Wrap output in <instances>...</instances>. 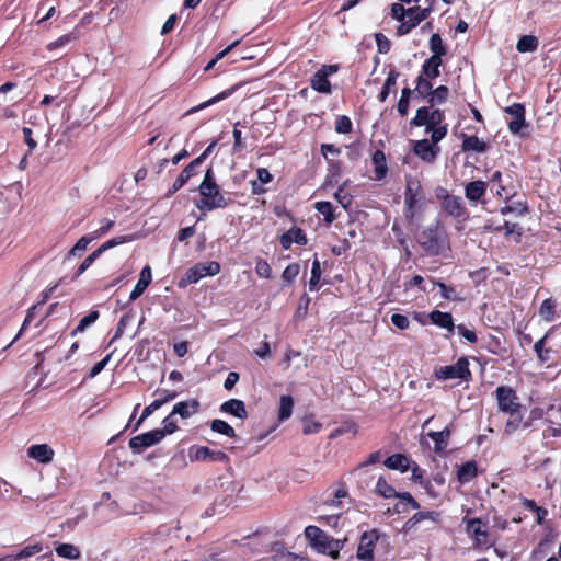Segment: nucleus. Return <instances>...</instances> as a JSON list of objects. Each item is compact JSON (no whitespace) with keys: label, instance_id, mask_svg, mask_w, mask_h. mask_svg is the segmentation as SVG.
I'll use <instances>...</instances> for the list:
<instances>
[{"label":"nucleus","instance_id":"1","mask_svg":"<svg viewBox=\"0 0 561 561\" xmlns=\"http://www.w3.org/2000/svg\"><path fill=\"white\" fill-rule=\"evenodd\" d=\"M495 392L499 410L508 416L505 424V433L511 434L519 427L523 421L518 397L515 391L507 386L497 387Z\"/></svg>","mask_w":561,"mask_h":561},{"label":"nucleus","instance_id":"2","mask_svg":"<svg viewBox=\"0 0 561 561\" xmlns=\"http://www.w3.org/2000/svg\"><path fill=\"white\" fill-rule=\"evenodd\" d=\"M416 242L431 256L443 255L450 249L448 234L438 222L423 228L416 234Z\"/></svg>","mask_w":561,"mask_h":561},{"label":"nucleus","instance_id":"3","mask_svg":"<svg viewBox=\"0 0 561 561\" xmlns=\"http://www.w3.org/2000/svg\"><path fill=\"white\" fill-rule=\"evenodd\" d=\"M201 199L195 203L202 211H211L214 209L225 208L228 205L227 199L221 194L216 183L213 169H208L198 187Z\"/></svg>","mask_w":561,"mask_h":561},{"label":"nucleus","instance_id":"4","mask_svg":"<svg viewBox=\"0 0 561 561\" xmlns=\"http://www.w3.org/2000/svg\"><path fill=\"white\" fill-rule=\"evenodd\" d=\"M431 108V106L420 107L411 121V125L425 126L426 133H431V141L438 144L447 134V125L442 124L445 118L444 112Z\"/></svg>","mask_w":561,"mask_h":561},{"label":"nucleus","instance_id":"5","mask_svg":"<svg viewBox=\"0 0 561 561\" xmlns=\"http://www.w3.org/2000/svg\"><path fill=\"white\" fill-rule=\"evenodd\" d=\"M426 204V195L420 181L415 178L407 179L403 210L405 219L409 222H413L422 215Z\"/></svg>","mask_w":561,"mask_h":561},{"label":"nucleus","instance_id":"6","mask_svg":"<svg viewBox=\"0 0 561 561\" xmlns=\"http://www.w3.org/2000/svg\"><path fill=\"white\" fill-rule=\"evenodd\" d=\"M305 536L310 546L320 553L328 554L333 559L340 557V551L343 549L345 539H334L325 534L317 526H307L305 528Z\"/></svg>","mask_w":561,"mask_h":561},{"label":"nucleus","instance_id":"7","mask_svg":"<svg viewBox=\"0 0 561 561\" xmlns=\"http://www.w3.org/2000/svg\"><path fill=\"white\" fill-rule=\"evenodd\" d=\"M219 272L220 265L218 262L197 263L185 272V275L179 280L178 286L184 288L190 284L197 283L205 276H215Z\"/></svg>","mask_w":561,"mask_h":561},{"label":"nucleus","instance_id":"8","mask_svg":"<svg viewBox=\"0 0 561 561\" xmlns=\"http://www.w3.org/2000/svg\"><path fill=\"white\" fill-rule=\"evenodd\" d=\"M435 377L439 380L469 379L471 377V371L469 369L468 358L463 356L454 365L439 367L435 371Z\"/></svg>","mask_w":561,"mask_h":561},{"label":"nucleus","instance_id":"9","mask_svg":"<svg viewBox=\"0 0 561 561\" xmlns=\"http://www.w3.org/2000/svg\"><path fill=\"white\" fill-rule=\"evenodd\" d=\"M163 439V434L160 428L137 435L129 440V448L136 453L141 454L146 448L151 447Z\"/></svg>","mask_w":561,"mask_h":561},{"label":"nucleus","instance_id":"10","mask_svg":"<svg viewBox=\"0 0 561 561\" xmlns=\"http://www.w3.org/2000/svg\"><path fill=\"white\" fill-rule=\"evenodd\" d=\"M378 539L379 534L376 529L363 533L357 548V558L362 561H373L374 548Z\"/></svg>","mask_w":561,"mask_h":561},{"label":"nucleus","instance_id":"11","mask_svg":"<svg viewBox=\"0 0 561 561\" xmlns=\"http://www.w3.org/2000/svg\"><path fill=\"white\" fill-rule=\"evenodd\" d=\"M191 461H218L227 462L228 456L220 450H211L206 446H193L188 450Z\"/></svg>","mask_w":561,"mask_h":561},{"label":"nucleus","instance_id":"12","mask_svg":"<svg viewBox=\"0 0 561 561\" xmlns=\"http://www.w3.org/2000/svg\"><path fill=\"white\" fill-rule=\"evenodd\" d=\"M439 151L437 144L430 142L428 139L413 141V152L424 162H434Z\"/></svg>","mask_w":561,"mask_h":561},{"label":"nucleus","instance_id":"13","mask_svg":"<svg viewBox=\"0 0 561 561\" xmlns=\"http://www.w3.org/2000/svg\"><path fill=\"white\" fill-rule=\"evenodd\" d=\"M27 456L39 463H49L53 461L55 451L48 444H34L27 450Z\"/></svg>","mask_w":561,"mask_h":561},{"label":"nucleus","instance_id":"14","mask_svg":"<svg viewBox=\"0 0 561 561\" xmlns=\"http://www.w3.org/2000/svg\"><path fill=\"white\" fill-rule=\"evenodd\" d=\"M444 210L451 217L460 218L466 215V208L459 196L445 194L443 201Z\"/></svg>","mask_w":561,"mask_h":561},{"label":"nucleus","instance_id":"15","mask_svg":"<svg viewBox=\"0 0 561 561\" xmlns=\"http://www.w3.org/2000/svg\"><path fill=\"white\" fill-rule=\"evenodd\" d=\"M199 168V160H193L190 162L184 170L180 173L176 180L173 182L168 195H172L178 192L193 175L196 174Z\"/></svg>","mask_w":561,"mask_h":561},{"label":"nucleus","instance_id":"16","mask_svg":"<svg viewBox=\"0 0 561 561\" xmlns=\"http://www.w3.org/2000/svg\"><path fill=\"white\" fill-rule=\"evenodd\" d=\"M220 411L222 413L231 414L241 420H244L248 417L245 404L242 400H239V399H230L228 401H225L220 405Z\"/></svg>","mask_w":561,"mask_h":561},{"label":"nucleus","instance_id":"17","mask_svg":"<svg viewBox=\"0 0 561 561\" xmlns=\"http://www.w3.org/2000/svg\"><path fill=\"white\" fill-rule=\"evenodd\" d=\"M428 318L433 324L447 330L449 333H453L455 331L456 325L454 324L451 313L443 312L439 310H433L432 312H430Z\"/></svg>","mask_w":561,"mask_h":561},{"label":"nucleus","instance_id":"18","mask_svg":"<svg viewBox=\"0 0 561 561\" xmlns=\"http://www.w3.org/2000/svg\"><path fill=\"white\" fill-rule=\"evenodd\" d=\"M151 280H152L151 268H150V266L147 265L141 270L139 279H138L137 284L135 285L134 289L131 290L129 299L131 301L138 299L144 294L146 288L149 286Z\"/></svg>","mask_w":561,"mask_h":561},{"label":"nucleus","instance_id":"19","mask_svg":"<svg viewBox=\"0 0 561 561\" xmlns=\"http://www.w3.org/2000/svg\"><path fill=\"white\" fill-rule=\"evenodd\" d=\"M488 184L483 181H471L465 186V195L470 202H480L486 193Z\"/></svg>","mask_w":561,"mask_h":561},{"label":"nucleus","instance_id":"20","mask_svg":"<svg viewBox=\"0 0 561 561\" xmlns=\"http://www.w3.org/2000/svg\"><path fill=\"white\" fill-rule=\"evenodd\" d=\"M307 237L300 228H291L280 237L282 247L287 250L293 243L307 244Z\"/></svg>","mask_w":561,"mask_h":561},{"label":"nucleus","instance_id":"21","mask_svg":"<svg viewBox=\"0 0 561 561\" xmlns=\"http://www.w3.org/2000/svg\"><path fill=\"white\" fill-rule=\"evenodd\" d=\"M199 402L197 400L178 402L172 410V413L179 414L182 419H188L198 411Z\"/></svg>","mask_w":561,"mask_h":561},{"label":"nucleus","instance_id":"22","mask_svg":"<svg viewBox=\"0 0 561 561\" xmlns=\"http://www.w3.org/2000/svg\"><path fill=\"white\" fill-rule=\"evenodd\" d=\"M478 469L474 460L462 463L457 470V479L460 483H468L477 477Z\"/></svg>","mask_w":561,"mask_h":561},{"label":"nucleus","instance_id":"23","mask_svg":"<svg viewBox=\"0 0 561 561\" xmlns=\"http://www.w3.org/2000/svg\"><path fill=\"white\" fill-rule=\"evenodd\" d=\"M443 61L439 57L431 56L422 65L421 75L427 77L428 79H435L440 75V66Z\"/></svg>","mask_w":561,"mask_h":561},{"label":"nucleus","instance_id":"24","mask_svg":"<svg viewBox=\"0 0 561 561\" xmlns=\"http://www.w3.org/2000/svg\"><path fill=\"white\" fill-rule=\"evenodd\" d=\"M383 463L387 468L391 470H400L401 472H407L410 469V460L402 454L389 456Z\"/></svg>","mask_w":561,"mask_h":561},{"label":"nucleus","instance_id":"25","mask_svg":"<svg viewBox=\"0 0 561 561\" xmlns=\"http://www.w3.org/2000/svg\"><path fill=\"white\" fill-rule=\"evenodd\" d=\"M439 518V513L437 512H417L411 518H409L404 524L405 530L413 529L419 523L428 519L433 523H437Z\"/></svg>","mask_w":561,"mask_h":561},{"label":"nucleus","instance_id":"26","mask_svg":"<svg viewBox=\"0 0 561 561\" xmlns=\"http://www.w3.org/2000/svg\"><path fill=\"white\" fill-rule=\"evenodd\" d=\"M371 161L375 168V179L381 180L382 178L386 176L388 171L386 156L383 151L376 150L373 154Z\"/></svg>","mask_w":561,"mask_h":561},{"label":"nucleus","instance_id":"27","mask_svg":"<svg viewBox=\"0 0 561 561\" xmlns=\"http://www.w3.org/2000/svg\"><path fill=\"white\" fill-rule=\"evenodd\" d=\"M451 434V431L448 426L438 432H430L428 437L435 443L434 450L436 453L442 451L447 447L448 438Z\"/></svg>","mask_w":561,"mask_h":561},{"label":"nucleus","instance_id":"28","mask_svg":"<svg viewBox=\"0 0 561 561\" xmlns=\"http://www.w3.org/2000/svg\"><path fill=\"white\" fill-rule=\"evenodd\" d=\"M398 78H399V72L397 70L392 69L389 71V73L385 80L382 90L378 95V100L380 102H385L387 100V98L389 96V94L396 90Z\"/></svg>","mask_w":561,"mask_h":561},{"label":"nucleus","instance_id":"29","mask_svg":"<svg viewBox=\"0 0 561 561\" xmlns=\"http://www.w3.org/2000/svg\"><path fill=\"white\" fill-rule=\"evenodd\" d=\"M311 88L320 93H331V83L325 77V73H322L318 70L310 80Z\"/></svg>","mask_w":561,"mask_h":561},{"label":"nucleus","instance_id":"30","mask_svg":"<svg viewBox=\"0 0 561 561\" xmlns=\"http://www.w3.org/2000/svg\"><path fill=\"white\" fill-rule=\"evenodd\" d=\"M432 9L431 4L426 8L413 7L408 9L407 20L411 21V24L415 27L422 21L427 19Z\"/></svg>","mask_w":561,"mask_h":561},{"label":"nucleus","instance_id":"31","mask_svg":"<svg viewBox=\"0 0 561 561\" xmlns=\"http://www.w3.org/2000/svg\"><path fill=\"white\" fill-rule=\"evenodd\" d=\"M462 150L482 153L486 150V144L477 136H465Z\"/></svg>","mask_w":561,"mask_h":561},{"label":"nucleus","instance_id":"32","mask_svg":"<svg viewBox=\"0 0 561 561\" xmlns=\"http://www.w3.org/2000/svg\"><path fill=\"white\" fill-rule=\"evenodd\" d=\"M400 499V502H398L394 505V511L397 513H405L408 512L407 505H410L413 510H417L420 507V504L413 499V496L409 492L398 493L397 496Z\"/></svg>","mask_w":561,"mask_h":561},{"label":"nucleus","instance_id":"33","mask_svg":"<svg viewBox=\"0 0 561 561\" xmlns=\"http://www.w3.org/2000/svg\"><path fill=\"white\" fill-rule=\"evenodd\" d=\"M467 528L468 531H470L472 535H474V539L478 545H485V541L480 539V536H483V538H488V533L485 529H483V525L480 519L478 518H471L467 522Z\"/></svg>","mask_w":561,"mask_h":561},{"label":"nucleus","instance_id":"34","mask_svg":"<svg viewBox=\"0 0 561 561\" xmlns=\"http://www.w3.org/2000/svg\"><path fill=\"white\" fill-rule=\"evenodd\" d=\"M538 44L537 37L533 35H523L516 44V49L519 53H533L537 49Z\"/></svg>","mask_w":561,"mask_h":561},{"label":"nucleus","instance_id":"35","mask_svg":"<svg viewBox=\"0 0 561 561\" xmlns=\"http://www.w3.org/2000/svg\"><path fill=\"white\" fill-rule=\"evenodd\" d=\"M55 550L59 557L65 559L77 560L80 558V550L71 543H59Z\"/></svg>","mask_w":561,"mask_h":561},{"label":"nucleus","instance_id":"36","mask_svg":"<svg viewBox=\"0 0 561 561\" xmlns=\"http://www.w3.org/2000/svg\"><path fill=\"white\" fill-rule=\"evenodd\" d=\"M430 80L431 79H428L427 77H425V76H423L421 73L416 78L415 92L422 99H427L431 95V93L433 92V84L431 83Z\"/></svg>","mask_w":561,"mask_h":561},{"label":"nucleus","instance_id":"37","mask_svg":"<svg viewBox=\"0 0 561 561\" xmlns=\"http://www.w3.org/2000/svg\"><path fill=\"white\" fill-rule=\"evenodd\" d=\"M449 95V89L446 85H439L427 98V102L430 103L431 107L437 104H443L446 102Z\"/></svg>","mask_w":561,"mask_h":561},{"label":"nucleus","instance_id":"38","mask_svg":"<svg viewBox=\"0 0 561 561\" xmlns=\"http://www.w3.org/2000/svg\"><path fill=\"white\" fill-rule=\"evenodd\" d=\"M294 408V401L290 396H282L279 400V411L278 419L279 421H285L291 416Z\"/></svg>","mask_w":561,"mask_h":561},{"label":"nucleus","instance_id":"39","mask_svg":"<svg viewBox=\"0 0 561 561\" xmlns=\"http://www.w3.org/2000/svg\"><path fill=\"white\" fill-rule=\"evenodd\" d=\"M430 49L432 56L442 57L446 55L447 49L439 34L434 33L430 38Z\"/></svg>","mask_w":561,"mask_h":561},{"label":"nucleus","instance_id":"40","mask_svg":"<svg viewBox=\"0 0 561 561\" xmlns=\"http://www.w3.org/2000/svg\"><path fill=\"white\" fill-rule=\"evenodd\" d=\"M42 551H43L42 543L28 545V546L22 548L21 550H19L16 553L12 554V560L19 561L22 559H27V558H31L34 554L39 553Z\"/></svg>","mask_w":561,"mask_h":561},{"label":"nucleus","instance_id":"41","mask_svg":"<svg viewBox=\"0 0 561 561\" xmlns=\"http://www.w3.org/2000/svg\"><path fill=\"white\" fill-rule=\"evenodd\" d=\"M211 431L226 435L227 437H236V431L234 428L229 425L226 421L215 419L210 423Z\"/></svg>","mask_w":561,"mask_h":561},{"label":"nucleus","instance_id":"42","mask_svg":"<svg viewBox=\"0 0 561 561\" xmlns=\"http://www.w3.org/2000/svg\"><path fill=\"white\" fill-rule=\"evenodd\" d=\"M376 492L383 499H393L397 496V491L386 481L383 477H380L376 484Z\"/></svg>","mask_w":561,"mask_h":561},{"label":"nucleus","instance_id":"43","mask_svg":"<svg viewBox=\"0 0 561 561\" xmlns=\"http://www.w3.org/2000/svg\"><path fill=\"white\" fill-rule=\"evenodd\" d=\"M556 304L552 299H545L539 308V316L547 322H551L554 319Z\"/></svg>","mask_w":561,"mask_h":561},{"label":"nucleus","instance_id":"44","mask_svg":"<svg viewBox=\"0 0 561 561\" xmlns=\"http://www.w3.org/2000/svg\"><path fill=\"white\" fill-rule=\"evenodd\" d=\"M94 239H96L92 233L81 237L76 244L71 248L68 255L69 256H76L80 255L82 252H84Z\"/></svg>","mask_w":561,"mask_h":561},{"label":"nucleus","instance_id":"45","mask_svg":"<svg viewBox=\"0 0 561 561\" xmlns=\"http://www.w3.org/2000/svg\"><path fill=\"white\" fill-rule=\"evenodd\" d=\"M547 337H548V334H546L543 337L538 340L534 345V350H535L536 355L540 363H546L550 359L551 350L546 348V346H545Z\"/></svg>","mask_w":561,"mask_h":561},{"label":"nucleus","instance_id":"46","mask_svg":"<svg viewBox=\"0 0 561 561\" xmlns=\"http://www.w3.org/2000/svg\"><path fill=\"white\" fill-rule=\"evenodd\" d=\"M314 207L324 217L325 222L332 224L334 221L333 205L330 202H317Z\"/></svg>","mask_w":561,"mask_h":561},{"label":"nucleus","instance_id":"47","mask_svg":"<svg viewBox=\"0 0 561 561\" xmlns=\"http://www.w3.org/2000/svg\"><path fill=\"white\" fill-rule=\"evenodd\" d=\"M99 318V311L93 310L89 314L84 316L76 327L72 335L83 332L89 325L93 324Z\"/></svg>","mask_w":561,"mask_h":561},{"label":"nucleus","instance_id":"48","mask_svg":"<svg viewBox=\"0 0 561 561\" xmlns=\"http://www.w3.org/2000/svg\"><path fill=\"white\" fill-rule=\"evenodd\" d=\"M546 421L551 424H560L561 421V404H550L546 408Z\"/></svg>","mask_w":561,"mask_h":561},{"label":"nucleus","instance_id":"49","mask_svg":"<svg viewBox=\"0 0 561 561\" xmlns=\"http://www.w3.org/2000/svg\"><path fill=\"white\" fill-rule=\"evenodd\" d=\"M321 278V266L317 256H314L311 266V277L309 279V289L313 290Z\"/></svg>","mask_w":561,"mask_h":561},{"label":"nucleus","instance_id":"50","mask_svg":"<svg viewBox=\"0 0 561 561\" xmlns=\"http://www.w3.org/2000/svg\"><path fill=\"white\" fill-rule=\"evenodd\" d=\"M352 121L346 115L337 116L335 121V131L339 134H348L352 130Z\"/></svg>","mask_w":561,"mask_h":561},{"label":"nucleus","instance_id":"51","mask_svg":"<svg viewBox=\"0 0 561 561\" xmlns=\"http://www.w3.org/2000/svg\"><path fill=\"white\" fill-rule=\"evenodd\" d=\"M76 39H77V36L75 35V33L65 34V35L58 37L56 41L49 43L46 46V48L48 50H54V49L60 48V47L69 44L72 41H76Z\"/></svg>","mask_w":561,"mask_h":561},{"label":"nucleus","instance_id":"52","mask_svg":"<svg viewBox=\"0 0 561 561\" xmlns=\"http://www.w3.org/2000/svg\"><path fill=\"white\" fill-rule=\"evenodd\" d=\"M163 428L160 430L163 434V438L165 435L173 434L178 430L176 420L174 419V414L171 412L167 417L162 421Z\"/></svg>","mask_w":561,"mask_h":561},{"label":"nucleus","instance_id":"53","mask_svg":"<svg viewBox=\"0 0 561 561\" xmlns=\"http://www.w3.org/2000/svg\"><path fill=\"white\" fill-rule=\"evenodd\" d=\"M100 256V251H93L91 254H89L82 263L79 265L75 278L82 275L92 264L93 262Z\"/></svg>","mask_w":561,"mask_h":561},{"label":"nucleus","instance_id":"54","mask_svg":"<svg viewBox=\"0 0 561 561\" xmlns=\"http://www.w3.org/2000/svg\"><path fill=\"white\" fill-rule=\"evenodd\" d=\"M300 266L298 263H293L286 266V268L283 272V279L284 282L290 284L299 274Z\"/></svg>","mask_w":561,"mask_h":561},{"label":"nucleus","instance_id":"55","mask_svg":"<svg viewBox=\"0 0 561 561\" xmlns=\"http://www.w3.org/2000/svg\"><path fill=\"white\" fill-rule=\"evenodd\" d=\"M162 407V402L159 401V399L152 401L149 405H147L144 411H142V414L140 416V419L137 421V424H136V428H138L140 426V424L147 419L149 417L154 411H157L158 409H160Z\"/></svg>","mask_w":561,"mask_h":561},{"label":"nucleus","instance_id":"56","mask_svg":"<svg viewBox=\"0 0 561 561\" xmlns=\"http://www.w3.org/2000/svg\"><path fill=\"white\" fill-rule=\"evenodd\" d=\"M334 197L337 199V202L344 209H347L353 201V196L350 193L345 192L343 186L339 187V190L334 193Z\"/></svg>","mask_w":561,"mask_h":561},{"label":"nucleus","instance_id":"57","mask_svg":"<svg viewBox=\"0 0 561 561\" xmlns=\"http://www.w3.org/2000/svg\"><path fill=\"white\" fill-rule=\"evenodd\" d=\"M240 41H236L232 44H230L228 47H226L224 50L219 51L205 67V71L210 70L214 68V66L221 60L227 54L233 49L237 45H239Z\"/></svg>","mask_w":561,"mask_h":561},{"label":"nucleus","instance_id":"58","mask_svg":"<svg viewBox=\"0 0 561 561\" xmlns=\"http://www.w3.org/2000/svg\"><path fill=\"white\" fill-rule=\"evenodd\" d=\"M434 285H436L439 290H440V295L444 299H447V300H458L457 296H456V291L453 287L450 286H447L446 284L442 283V282H435L433 280Z\"/></svg>","mask_w":561,"mask_h":561},{"label":"nucleus","instance_id":"59","mask_svg":"<svg viewBox=\"0 0 561 561\" xmlns=\"http://www.w3.org/2000/svg\"><path fill=\"white\" fill-rule=\"evenodd\" d=\"M129 240H130V239H129L128 237H125V236H123V237H116V238H113V239L107 240L106 242H104V243H103L99 249H96L95 251H100V255H101L103 252H105V251H107V250H110V249H112V248H114V247H116V245L123 244V243H125V242H127V241H129Z\"/></svg>","mask_w":561,"mask_h":561},{"label":"nucleus","instance_id":"60","mask_svg":"<svg viewBox=\"0 0 561 561\" xmlns=\"http://www.w3.org/2000/svg\"><path fill=\"white\" fill-rule=\"evenodd\" d=\"M255 272L260 277L270 278L272 276V268L264 260L256 261Z\"/></svg>","mask_w":561,"mask_h":561},{"label":"nucleus","instance_id":"61","mask_svg":"<svg viewBox=\"0 0 561 561\" xmlns=\"http://www.w3.org/2000/svg\"><path fill=\"white\" fill-rule=\"evenodd\" d=\"M455 329H457L458 334L461 335L469 343L473 344L477 342L478 337L473 330L468 329L463 324H458Z\"/></svg>","mask_w":561,"mask_h":561},{"label":"nucleus","instance_id":"62","mask_svg":"<svg viewBox=\"0 0 561 561\" xmlns=\"http://www.w3.org/2000/svg\"><path fill=\"white\" fill-rule=\"evenodd\" d=\"M391 322L399 330H407L410 325V320L407 316L401 313H393L391 316Z\"/></svg>","mask_w":561,"mask_h":561},{"label":"nucleus","instance_id":"63","mask_svg":"<svg viewBox=\"0 0 561 561\" xmlns=\"http://www.w3.org/2000/svg\"><path fill=\"white\" fill-rule=\"evenodd\" d=\"M111 357H112V353L107 354L102 360H100L96 364H94L93 367L90 369L88 377L89 378L96 377L104 369V367L107 365V363L110 362Z\"/></svg>","mask_w":561,"mask_h":561},{"label":"nucleus","instance_id":"64","mask_svg":"<svg viewBox=\"0 0 561 561\" xmlns=\"http://www.w3.org/2000/svg\"><path fill=\"white\" fill-rule=\"evenodd\" d=\"M408 9L401 3H393L391 5V16L397 21H403L407 18Z\"/></svg>","mask_w":561,"mask_h":561}]
</instances>
